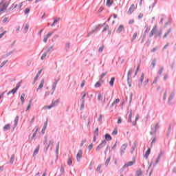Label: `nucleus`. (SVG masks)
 <instances>
[{
	"label": "nucleus",
	"instance_id": "79ce46f5",
	"mask_svg": "<svg viewBox=\"0 0 176 176\" xmlns=\"http://www.w3.org/2000/svg\"><path fill=\"white\" fill-rule=\"evenodd\" d=\"M101 164L98 165V167L96 168V171H99L100 174H101V173H102L101 170Z\"/></svg>",
	"mask_w": 176,
	"mask_h": 176
},
{
	"label": "nucleus",
	"instance_id": "a878e982",
	"mask_svg": "<svg viewBox=\"0 0 176 176\" xmlns=\"http://www.w3.org/2000/svg\"><path fill=\"white\" fill-rule=\"evenodd\" d=\"M149 155H151V148H148V150L146 151V153L144 157L146 159H148V156H149Z\"/></svg>",
	"mask_w": 176,
	"mask_h": 176
},
{
	"label": "nucleus",
	"instance_id": "5701e85b",
	"mask_svg": "<svg viewBox=\"0 0 176 176\" xmlns=\"http://www.w3.org/2000/svg\"><path fill=\"white\" fill-rule=\"evenodd\" d=\"M144 74H142L140 78L139 79V87L142 85V82H144Z\"/></svg>",
	"mask_w": 176,
	"mask_h": 176
},
{
	"label": "nucleus",
	"instance_id": "f704fd0d",
	"mask_svg": "<svg viewBox=\"0 0 176 176\" xmlns=\"http://www.w3.org/2000/svg\"><path fill=\"white\" fill-rule=\"evenodd\" d=\"M14 162V155L12 154V156H11V158H10V163L11 164H13V162Z\"/></svg>",
	"mask_w": 176,
	"mask_h": 176
},
{
	"label": "nucleus",
	"instance_id": "69168bd1",
	"mask_svg": "<svg viewBox=\"0 0 176 176\" xmlns=\"http://www.w3.org/2000/svg\"><path fill=\"white\" fill-rule=\"evenodd\" d=\"M102 50H104V47H100L98 49L99 53L102 52Z\"/></svg>",
	"mask_w": 176,
	"mask_h": 176
},
{
	"label": "nucleus",
	"instance_id": "2eb2a0df",
	"mask_svg": "<svg viewBox=\"0 0 176 176\" xmlns=\"http://www.w3.org/2000/svg\"><path fill=\"white\" fill-rule=\"evenodd\" d=\"M168 93L170 94L169 101H171V100L174 98L175 93L174 92V91H168Z\"/></svg>",
	"mask_w": 176,
	"mask_h": 176
},
{
	"label": "nucleus",
	"instance_id": "c85d7f7f",
	"mask_svg": "<svg viewBox=\"0 0 176 176\" xmlns=\"http://www.w3.org/2000/svg\"><path fill=\"white\" fill-rule=\"evenodd\" d=\"M10 129V125L9 124H7L4 126L3 130V131H8Z\"/></svg>",
	"mask_w": 176,
	"mask_h": 176
},
{
	"label": "nucleus",
	"instance_id": "7c9ffc66",
	"mask_svg": "<svg viewBox=\"0 0 176 176\" xmlns=\"http://www.w3.org/2000/svg\"><path fill=\"white\" fill-rule=\"evenodd\" d=\"M25 97V94H22L21 96V101L22 102V105L23 104H24V98Z\"/></svg>",
	"mask_w": 176,
	"mask_h": 176
},
{
	"label": "nucleus",
	"instance_id": "58836bf2",
	"mask_svg": "<svg viewBox=\"0 0 176 176\" xmlns=\"http://www.w3.org/2000/svg\"><path fill=\"white\" fill-rule=\"evenodd\" d=\"M137 146V144L135 142L133 143L132 147H131V153H133V151L135 150V147Z\"/></svg>",
	"mask_w": 176,
	"mask_h": 176
},
{
	"label": "nucleus",
	"instance_id": "603ef678",
	"mask_svg": "<svg viewBox=\"0 0 176 176\" xmlns=\"http://www.w3.org/2000/svg\"><path fill=\"white\" fill-rule=\"evenodd\" d=\"M170 32H171V29H169L168 30L167 33L164 35V38H167V35H168V34H170Z\"/></svg>",
	"mask_w": 176,
	"mask_h": 176
},
{
	"label": "nucleus",
	"instance_id": "f257e3e1",
	"mask_svg": "<svg viewBox=\"0 0 176 176\" xmlns=\"http://www.w3.org/2000/svg\"><path fill=\"white\" fill-rule=\"evenodd\" d=\"M21 83H22V81H20L19 82H18L16 87L8 93V96H9V94H16V93H17L18 89H20V86H21Z\"/></svg>",
	"mask_w": 176,
	"mask_h": 176
},
{
	"label": "nucleus",
	"instance_id": "bf43d9fd",
	"mask_svg": "<svg viewBox=\"0 0 176 176\" xmlns=\"http://www.w3.org/2000/svg\"><path fill=\"white\" fill-rule=\"evenodd\" d=\"M114 104H119V102H120V100L119 98L113 101Z\"/></svg>",
	"mask_w": 176,
	"mask_h": 176
},
{
	"label": "nucleus",
	"instance_id": "f8f14e48",
	"mask_svg": "<svg viewBox=\"0 0 176 176\" xmlns=\"http://www.w3.org/2000/svg\"><path fill=\"white\" fill-rule=\"evenodd\" d=\"M134 9H135V6L132 4L127 12L128 14H131L134 12Z\"/></svg>",
	"mask_w": 176,
	"mask_h": 176
},
{
	"label": "nucleus",
	"instance_id": "6e6552de",
	"mask_svg": "<svg viewBox=\"0 0 176 176\" xmlns=\"http://www.w3.org/2000/svg\"><path fill=\"white\" fill-rule=\"evenodd\" d=\"M127 148V144H124L121 146L120 148V155L123 156L124 155V151Z\"/></svg>",
	"mask_w": 176,
	"mask_h": 176
},
{
	"label": "nucleus",
	"instance_id": "5fc2aeb1",
	"mask_svg": "<svg viewBox=\"0 0 176 176\" xmlns=\"http://www.w3.org/2000/svg\"><path fill=\"white\" fill-rule=\"evenodd\" d=\"M6 34V31L3 32L1 34H0V39H1L3 37V35Z\"/></svg>",
	"mask_w": 176,
	"mask_h": 176
},
{
	"label": "nucleus",
	"instance_id": "7ed1b4c3",
	"mask_svg": "<svg viewBox=\"0 0 176 176\" xmlns=\"http://www.w3.org/2000/svg\"><path fill=\"white\" fill-rule=\"evenodd\" d=\"M105 24H107L106 23H104L103 25L99 24L98 25L95 29L92 30L91 32H89L87 34V37L90 36L91 35H93L94 32H96V31H98L100 30V27H103L104 25H105Z\"/></svg>",
	"mask_w": 176,
	"mask_h": 176
},
{
	"label": "nucleus",
	"instance_id": "a19ab883",
	"mask_svg": "<svg viewBox=\"0 0 176 176\" xmlns=\"http://www.w3.org/2000/svg\"><path fill=\"white\" fill-rule=\"evenodd\" d=\"M46 56H47V52H44L41 56V60H45V58H46Z\"/></svg>",
	"mask_w": 176,
	"mask_h": 176
},
{
	"label": "nucleus",
	"instance_id": "c9c22d12",
	"mask_svg": "<svg viewBox=\"0 0 176 176\" xmlns=\"http://www.w3.org/2000/svg\"><path fill=\"white\" fill-rule=\"evenodd\" d=\"M136 175L138 176H141L142 175V170H141V169H139L136 171Z\"/></svg>",
	"mask_w": 176,
	"mask_h": 176
},
{
	"label": "nucleus",
	"instance_id": "20e7f679",
	"mask_svg": "<svg viewBox=\"0 0 176 176\" xmlns=\"http://www.w3.org/2000/svg\"><path fill=\"white\" fill-rule=\"evenodd\" d=\"M134 72V69H131L129 72H128V74H127V83L129 85V87H131V80H130V77L131 76V74Z\"/></svg>",
	"mask_w": 176,
	"mask_h": 176
},
{
	"label": "nucleus",
	"instance_id": "9d476101",
	"mask_svg": "<svg viewBox=\"0 0 176 176\" xmlns=\"http://www.w3.org/2000/svg\"><path fill=\"white\" fill-rule=\"evenodd\" d=\"M60 18H54V22L51 24V27H54L56 24L60 22Z\"/></svg>",
	"mask_w": 176,
	"mask_h": 176
},
{
	"label": "nucleus",
	"instance_id": "774afa93",
	"mask_svg": "<svg viewBox=\"0 0 176 176\" xmlns=\"http://www.w3.org/2000/svg\"><path fill=\"white\" fill-rule=\"evenodd\" d=\"M69 46H70L69 43H67L65 44L66 49H69Z\"/></svg>",
	"mask_w": 176,
	"mask_h": 176
},
{
	"label": "nucleus",
	"instance_id": "49530a36",
	"mask_svg": "<svg viewBox=\"0 0 176 176\" xmlns=\"http://www.w3.org/2000/svg\"><path fill=\"white\" fill-rule=\"evenodd\" d=\"M52 35H53V32H50L45 36L47 37V39H49Z\"/></svg>",
	"mask_w": 176,
	"mask_h": 176
},
{
	"label": "nucleus",
	"instance_id": "4c0bfd02",
	"mask_svg": "<svg viewBox=\"0 0 176 176\" xmlns=\"http://www.w3.org/2000/svg\"><path fill=\"white\" fill-rule=\"evenodd\" d=\"M153 8H155V3H153L151 6H149V12H152V10H153Z\"/></svg>",
	"mask_w": 176,
	"mask_h": 176
},
{
	"label": "nucleus",
	"instance_id": "e2e57ef3",
	"mask_svg": "<svg viewBox=\"0 0 176 176\" xmlns=\"http://www.w3.org/2000/svg\"><path fill=\"white\" fill-rule=\"evenodd\" d=\"M28 13H30V8H26L25 10V14H28Z\"/></svg>",
	"mask_w": 176,
	"mask_h": 176
},
{
	"label": "nucleus",
	"instance_id": "8fccbe9b",
	"mask_svg": "<svg viewBox=\"0 0 176 176\" xmlns=\"http://www.w3.org/2000/svg\"><path fill=\"white\" fill-rule=\"evenodd\" d=\"M67 164H68V166H71V164H72V158L68 159Z\"/></svg>",
	"mask_w": 176,
	"mask_h": 176
},
{
	"label": "nucleus",
	"instance_id": "0e129e2a",
	"mask_svg": "<svg viewBox=\"0 0 176 176\" xmlns=\"http://www.w3.org/2000/svg\"><path fill=\"white\" fill-rule=\"evenodd\" d=\"M118 124H120V123H122V118H118V122H117Z\"/></svg>",
	"mask_w": 176,
	"mask_h": 176
},
{
	"label": "nucleus",
	"instance_id": "393cba45",
	"mask_svg": "<svg viewBox=\"0 0 176 176\" xmlns=\"http://www.w3.org/2000/svg\"><path fill=\"white\" fill-rule=\"evenodd\" d=\"M112 3H113V1L107 0L106 5L108 6V8H110L112 6Z\"/></svg>",
	"mask_w": 176,
	"mask_h": 176
},
{
	"label": "nucleus",
	"instance_id": "0eeeda50",
	"mask_svg": "<svg viewBox=\"0 0 176 176\" xmlns=\"http://www.w3.org/2000/svg\"><path fill=\"white\" fill-rule=\"evenodd\" d=\"M152 166L155 167V163L151 162L148 166L147 173H149V176L152 175V173L153 172V169L152 168Z\"/></svg>",
	"mask_w": 176,
	"mask_h": 176
},
{
	"label": "nucleus",
	"instance_id": "4d7b16f0",
	"mask_svg": "<svg viewBox=\"0 0 176 176\" xmlns=\"http://www.w3.org/2000/svg\"><path fill=\"white\" fill-rule=\"evenodd\" d=\"M118 134V130L115 129L113 132H112V135H116Z\"/></svg>",
	"mask_w": 176,
	"mask_h": 176
},
{
	"label": "nucleus",
	"instance_id": "dca6fc26",
	"mask_svg": "<svg viewBox=\"0 0 176 176\" xmlns=\"http://www.w3.org/2000/svg\"><path fill=\"white\" fill-rule=\"evenodd\" d=\"M19 116H16V117L15 118V120L14 121V127L13 129H16V127H17V124H19Z\"/></svg>",
	"mask_w": 176,
	"mask_h": 176
},
{
	"label": "nucleus",
	"instance_id": "ddd939ff",
	"mask_svg": "<svg viewBox=\"0 0 176 176\" xmlns=\"http://www.w3.org/2000/svg\"><path fill=\"white\" fill-rule=\"evenodd\" d=\"M43 85H45V79L41 80V83L36 89V91H39V90H41V89H42V87H43Z\"/></svg>",
	"mask_w": 176,
	"mask_h": 176
},
{
	"label": "nucleus",
	"instance_id": "13d9d810",
	"mask_svg": "<svg viewBox=\"0 0 176 176\" xmlns=\"http://www.w3.org/2000/svg\"><path fill=\"white\" fill-rule=\"evenodd\" d=\"M135 38H137V32H135L133 35L132 37V41H134V39H135Z\"/></svg>",
	"mask_w": 176,
	"mask_h": 176
},
{
	"label": "nucleus",
	"instance_id": "a211bd4d",
	"mask_svg": "<svg viewBox=\"0 0 176 176\" xmlns=\"http://www.w3.org/2000/svg\"><path fill=\"white\" fill-rule=\"evenodd\" d=\"M104 141H111V140H112V137L111 136V135L106 133L104 135Z\"/></svg>",
	"mask_w": 176,
	"mask_h": 176
},
{
	"label": "nucleus",
	"instance_id": "2f4dec72",
	"mask_svg": "<svg viewBox=\"0 0 176 176\" xmlns=\"http://www.w3.org/2000/svg\"><path fill=\"white\" fill-rule=\"evenodd\" d=\"M153 34H155V27L153 28L152 30L149 34V38H152L153 36Z\"/></svg>",
	"mask_w": 176,
	"mask_h": 176
},
{
	"label": "nucleus",
	"instance_id": "680f3d73",
	"mask_svg": "<svg viewBox=\"0 0 176 176\" xmlns=\"http://www.w3.org/2000/svg\"><path fill=\"white\" fill-rule=\"evenodd\" d=\"M108 28H109V26L108 25H107L104 28V29H103V30H102V32H104V31H107V30H108Z\"/></svg>",
	"mask_w": 176,
	"mask_h": 176
},
{
	"label": "nucleus",
	"instance_id": "72a5a7b5",
	"mask_svg": "<svg viewBox=\"0 0 176 176\" xmlns=\"http://www.w3.org/2000/svg\"><path fill=\"white\" fill-rule=\"evenodd\" d=\"M145 28H146V30L144 31V35H143L144 38H145V36H146V34H148V32L149 31V30H148V25H146Z\"/></svg>",
	"mask_w": 176,
	"mask_h": 176
},
{
	"label": "nucleus",
	"instance_id": "4468645a",
	"mask_svg": "<svg viewBox=\"0 0 176 176\" xmlns=\"http://www.w3.org/2000/svg\"><path fill=\"white\" fill-rule=\"evenodd\" d=\"M128 115H129L128 122H129V123H131V118L133 116V111L130 110L129 111H128Z\"/></svg>",
	"mask_w": 176,
	"mask_h": 176
},
{
	"label": "nucleus",
	"instance_id": "39448f33",
	"mask_svg": "<svg viewBox=\"0 0 176 176\" xmlns=\"http://www.w3.org/2000/svg\"><path fill=\"white\" fill-rule=\"evenodd\" d=\"M107 145V140H103L96 148V152H99L104 146Z\"/></svg>",
	"mask_w": 176,
	"mask_h": 176
},
{
	"label": "nucleus",
	"instance_id": "c756f323",
	"mask_svg": "<svg viewBox=\"0 0 176 176\" xmlns=\"http://www.w3.org/2000/svg\"><path fill=\"white\" fill-rule=\"evenodd\" d=\"M113 83H115V77H112L109 81V85L111 87H113Z\"/></svg>",
	"mask_w": 176,
	"mask_h": 176
},
{
	"label": "nucleus",
	"instance_id": "1a4fd4ad",
	"mask_svg": "<svg viewBox=\"0 0 176 176\" xmlns=\"http://www.w3.org/2000/svg\"><path fill=\"white\" fill-rule=\"evenodd\" d=\"M82 153H83V151H82V150H79L76 155L77 162H80V159H82Z\"/></svg>",
	"mask_w": 176,
	"mask_h": 176
},
{
	"label": "nucleus",
	"instance_id": "f03ea898",
	"mask_svg": "<svg viewBox=\"0 0 176 176\" xmlns=\"http://www.w3.org/2000/svg\"><path fill=\"white\" fill-rule=\"evenodd\" d=\"M8 6H9V2L5 3L3 1H2L0 3V13H2V12L6 10V9H8Z\"/></svg>",
	"mask_w": 176,
	"mask_h": 176
},
{
	"label": "nucleus",
	"instance_id": "6ab92c4d",
	"mask_svg": "<svg viewBox=\"0 0 176 176\" xmlns=\"http://www.w3.org/2000/svg\"><path fill=\"white\" fill-rule=\"evenodd\" d=\"M34 133L33 135L32 136V140H34V138H35V137L36 136V133H38V127L36 126L34 128V129L33 130Z\"/></svg>",
	"mask_w": 176,
	"mask_h": 176
},
{
	"label": "nucleus",
	"instance_id": "338daca9",
	"mask_svg": "<svg viewBox=\"0 0 176 176\" xmlns=\"http://www.w3.org/2000/svg\"><path fill=\"white\" fill-rule=\"evenodd\" d=\"M99 83H100V85H102V83H104V80H102V78H99Z\"/></svg>",
	"mask_w": 176,
	"mask_h": 176
},
{
	"label": "nucleus",
	"instance_id": "c03bdc74",
	"mask_svg": "<svg viewBox=\"0 0 176 176\" xmlns=\"http://www.w3.org/2000/svg\"><path fill=\"white\" fill-rule=\"evenodd\" d=\"M17 8V4H12V6H11L10 8H9V10H13V9Z\"/></svg>",
	"mask_w": 176,
	"mask_h": 176
},
{
	"label": "nucleus",
	"instance_id": "b1692460",
	"mask_svg": "<svg viewBox=\"0 0 176 176\" xmlns=\"http://www.w3.org/2000/svg\"><path fill=\"white\" fill-rule=\"evenodd\" d=\"M41 74H42V70L38 71V72L36 75L34 80V83H35V82H36V80H38V78H39V76L41 75Z\"/></svg>",
	"mask_w": 176,
	"mask_h": 176
},
{
	"label": "nucleus",
	"instance_id": "052dcab7",
	"mask_svg": "<svg viewBox=\"0 0 176 176\" xmlns=\"http://www.w3.org/2000/svg\"><path fill=\"white\" fill-rule=\"evenodd\" d=\"M47 127V122L44 123V126L43 127V130H46Z\"/></svg>",
	"mask_w": 176,
	"mask_h": 176
},
{
	"label": "nucleus",
	"instance_id": "473e14b6",
	"mask_svg": "<svg viewBox=\"0 0 176 176\" xmlns=\"http://www.w3.org/2000/svg\"><path fill=\"white\" fill-rule=\"evenodd\" d=\"M155 68V60H152L151 65L149 66V69H153Z\"/></svg>",
	"mask_w": 176,
	"mask_h": 176
},
{
	"label": "nucleus",
	"instance_id": "864d4df0",
	"mask_svg": "<svg viewBox=\"0 0 176 176\" xmlns=\"http://www.w3.org/2000/svg\"><path fill=\"white\" fill-rule=\"evenodd\" d=\"M98 101H101V100H102V96H101V94H98Z\"/></svg>",
	"mask_w": 176,
	"mask_h": 176
},
{
	"label": "nucleus",
	"instance_id": "9b49d317",
	"mask_svg": "<svg viewBox=\"0 0 176 176\" xmlns=\"http://www.w3.org/2000/svg\"><path fill=\"white\" fill-rule=\"evenodd\" d=\"M133 164H134V162L130 161V162L126 163V164L123 166L122 168H123V170H124V168H126V167H130V166H133Z\"/></svg>",
	"mask_w": 176,
	"mask_h": 176
},
{
	"label": "nucleus",
	"instance_id": "37998d69",
	"mask_svg": "<svg viewBox=\"0 0 176 176\" xmlns=\"http://www.w3.org/2000/svg\"><path fill=\"white\" fill-rule=\"evenodd\" d=\"M52 108H54L53 106H52V104H50V105H49V106H45V107H43L44 109H52Z\"/></svg>",
	"mask_w": 176,
	"mask_h": 176
},
{
	"label": "nucleus",
	"instance_id": "6e6d98bb",
	"mask_svg": "<svg viewBox=\"0 0 176 176\" xmlns=\"http://www.w3.org/2000/svg\"><path fill=\"white\" fill-rule=\"evenodd\" d=\"M45 53H47H47H49V52H50V47H46V48H45Z\"/></svg>",
	"mask_w": 176,
	"mask_h": 176
},
{
	"label": "nucleus",
	"instance_id": "ea45409f",
	"mask_svg": "<svg viewBox=\"0 0 176 176\" xmlns=\"http://www.w3.org/2000/svg\"><path fill=\"white\" fill-rule=\"evenodd\" d=\"M94 135L95 137H98V127H97V128L96 129V130H95V131H94Z\"/></svg>",
	"mask_w": 176,
	"mask_h": 176
},
{
	"label": "nucleus",
	"instance_id": "a18cd8bd",
	"mask_svg": "<svg viewBox=\"0 0 176 176\" xmlns=\"http://www.w3.org/2000/svg\"><path fill=\"white\" fill-rule=\"evenodd\" d=\"M60 175H63L64 174L65 170H64V167H63V166H61V167H60Z\"/></svg>",
	"mask_w": 176,
	"mask_h": 176
},
{
	"label": "nucleus",
	"instance_id": "3c124183",
	"mask_svg": "<svg viewBox=\"0 0 176 176\" xmlns=\"http://www.w3.org/2000/svg\"><path fill=\"white\" fill-rule=\"evenodd\" d=\"M95 87H101V83H100V82H97L96 84H95Z\"/></svg>",
	"mask_w": 176,
	"mask_h": 176
},
{
	"label": "nucleus",
	"instance_id": "bb28decb",
	"mask_svg": "<svg viewBox=\"0 0 176 176\" xmlns=\"http://www.w3.org/2000/svg\"><path fill=\"white\" fill-rule=\"evenodd\" d=\"M58 149H60V142H58V143L56 144V156H58Z\"/></svg>",
	"mask_w": 176,
	"mask_h": 176
},
{
	"label": "nucleus",
	"instance_id": "f3484780",
	"mask_svg": "<svg viewBox=\"0 0 176 176\" xmlns=\"http://www.w3.org/2000/svg\"><path fill=\"white\" fill-rule=\"evenodd\" d=\"M123 30H124L123 25H120L116 30L117 34H120Z\"/></svg>",
	"mask_w": 176,
	"mask_h": 176
},
{
	"label": "nucleus",
	"instance_id": "412c9836",
	"mask_svg": "<svg viewBox=\"0 0 176 176\" xmlns=\"http://www.w3.org/2000/svg\"><path fill=\"white\" fill-rule=\"evenodd\" d=\"M54 144V142L53 140H50V144H47L45 148V152H47V150L49 149V148H50V145H52L53 146Z\"/></svg>",
	"mask_w": 176,
	"mask_h": 176
},
{
	"label": "nucleus",
	"instance_id": "cd10ccee",
	"mask_svg": "<svg viewBox=\"0 0 176 176\" xmlns=\"http://www.w3.org/2000/svg\"><path fill=\"white\" fill-rule=\"evenodd\" d=\"M28 28H30V25L26 24L25 26L23 28V32L25 34H27V32H28Z\"/></svg>",
	"mask_w": 176,
	"mask_h": 176
},
{
	"label": "nucleus",
	"instance_id": "e433bc0d",
	"mask_svg": "<svg viewBox=\"0 0 176 176\" xmlns=\"http://www.w3.org/2000/svg\"><path fill=\"white\" fill-rule=\"evenodd\" d=\"M109 162H111V156H109V158L105 162L106 167H108V164H109Z\"/></svg>",
	"mask_w": 176,
	"mask_h": 176
},
{
	"label": "nucleus",
	"instance_id": "423d86ee",
	"mask_svg": "<svg viewBox=\"0 0 176 176\" xmlns=\"http://www.w3.org/2000/svg\"><path fill=\"white\" fill-rule=\"evenodd\" d=\"M60 80V78L58 79H55V81L53 82L52 84V92L51 93V95L53 96V94H54V91L56 90V87H57V83H58Z\"/></svg>",
	"mask_w": 176,
	"mask_h": 176
},
{
	"label": "nucleus",
	"instance_id": "aec40b11",
	"mask_svg": "<svg viewBox=\"0 0 176 176\" xmlns=\"http://www.w3.org/2000/svg\"><path fill=\"white\" fill-rule=\"evenodd\" d=\"M39 153V145L35 148L34 153H33V157H35Z\"/></svg>",
	"mask_w": 176,
	"mask_h": 176
},
{
	"label": "nucleus",
	"instance_id": "09e8293b",
	"mask_svg": "<svg viewBox=\"0 0 176 176\" xmlns=\"http://www.w3.org/2000/svg\"><path fill=\"white\" fill-rule=\"evenodd\" d=\"M13 53H14V50L10 51V52L6 54V55L7 57H9V56H11V54H13Z\"/></svg>",
	"mask_w": 176,
	"mask_h": 176
},
{
	"label": "nucleus",
	"instance_id": "de8ad7c7",
	"mask_svg": "<svg viewBox=\"0 0 176 176\" xmlns=\"http://www.w3.org/2000/svg\"><path fill=\"white\" fill-rule=\"evenodd\" d=\"M107 74H108V72H105V73H102L100 76V79H104V78H105V75H107Z\"/></svg>",
	"mask_w": 176,
	"mask_h": 176
},
{
	"label": "nucleus",
	"instance_id": "4be33fe9",
	"mask_svg": "<svg viewBox=\"0 0 176 176\" xmlns=\"http://www.w3.org/2000/svg\"><path fill=\"white\" fill-rule=\"evenodd\" d=\"M58 102H60V100L57 99L56 100H52L51 104H52V107L54 108V107H56V105H58Z\"/></svg>",
	"mask_w": 176,
	"mask_h": 176
}]
</instances>
